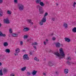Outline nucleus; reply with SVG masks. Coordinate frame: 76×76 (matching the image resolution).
Wrapping results in <instances>:
<instances>
[{
  "label": "nucleus",
  "mask_w": 76,
  "mask_h": 76,
  "mask_svg": "<svg viewBox=\"0 0 76 76\" xmlns=\"http://www.w3.org/2000/svg\"><path fill=\"white\" fill-rule=\"evenodd\" d=\"M51 35H53V34H51Z\"/></svg>",
  "instance_id": "680f3d73"
},
{
  "label": "nucleus",
  "mask_w": 76,
  "mask_h": 76,
  "mask_svg": "<svg viewBox=\"0 0 76 76\" xmlns=\"http://www.w3.org/2000/svg\"><path fill=\"white\" fill-rule=\"evenodd\" d=\"M9 31L10 34H12V28L9 29Z\"/></svg>",
  "instance_id": "f704fd0d"
},
{
  "label": "nucleus",
  "mask_w": 76,
  "mask_h": 76,
  "mask_svg": "<svg viewBox=\"0 0 76 76\" xmlns=\"http://www.w3.org/2000/svg\"><path fill=\"white\" fill-rule=\"evenodd\" d=\"M0 37H6V35L5 34H3L2 32L0 31Z\"/></svg>",
  "instance_id": "9b49d317"
},
{
  "label": "nucleus",
  "mask_w": 76,
  "mask_h": 76,
  "mask_svg": "<svg viewBox=\"0 0 76 76\" xmlns=\"http://www.w3.org/2000/svg\"><path fill=\"white\" fill-rule=\"evenodd\" d=\"M20 45H23V42L22 41H21L20 42Z\"/></svg>",
  "instance_id": "79ce46f5"
},
{
  "label": "nucleus",
  "mask_w": 76,
  "mask_h": 76,
  "mask_svg": "<svg viewBox=\"0 0 76 76\" xmlns=\"http://www.w3.org/2000/svg\"><path fill=\"white\" fill-rule=\"evenodd\" d=\"M7 13L9 15H11L12 14V12L11 11L8 10L7 11Z\"/></svg>",
  "instance_id": "7c9ffc66"
},
{
  "label": "nucleus",
  "mask_w": 76,
  "mask_h": 76,
  "mask_svg": "<svg viewBox=\"0 0 76 76\" xmlns=\"http://www.w3.org/2000/svg\"><path fill=\"white\" fill-rule=\"evenodd\" d=\"M36 3L37 4H39L41 2V0H35Z\"/></svg>",
  "instance_id": "4be33fe9"
},
{
  "label": "nucleus",
  "mask_w": 76,
  "mask_h": 76,
  "mask_svg": "<svg viewBox=\"0 0 76 76\" xmlns=\"http://www.w3.org/2000/svg\"><path fill=\"white\" fill-rule=\"evenodd\" d=\"M15 52H18V53H19L20 52V49L19 48H17L15 50Z\"/></svg>",
  "instance_id": "c85d7f7f"
},
{
  "label": "nucleus",
  "mask_w": 76,
  "mask_h": 76,
  "mask_svg": "<svg viewBox=\"0 0 76 76\" xmlns=\"http://www.w3.org/2000/svg\"><path fill=\"white\" fill-rule=\"evenodd\" d=\"M36 7L37 9H38L40 14L42 15L44 13V11L43 10V8H42V7H41L39 5H37V6Z\"/></svg>",
  "instance_id": "f03ea898"
},
{
  "label": "nucleus",
  "mask_w": 76,
  "mask_h": 76,
  "mask_svg": "<svg viewBox=\"0 0 76 76\" xmlns=\"http://www.w3.org/2000/svg\"><path fill=\"white\" fill-rule=\"evenodd\" d=\"M3 72H2V70H0V76H3Z\"/></svg>",
  "instance_id": "c756f323"
},
{
  "label": "nucleus",
  "mask_w": 76,
  "mask_h": 76,
  "mask_svg": "<svg viewBox=\"0 0 76 76\" xmlns=\"http://www.w3.org/2000/svg\"><path fill=\"white\" fill-rule=\"evenodd\" d=\"M3 11L1 9H0V16L1 17L3 16Z\"/></svg>",
  "instance_id": "a211bd4d"
},
{
  "label": "nucleus",
  "mask_w": 76,
  "mask_h": 76,
  "mask_svg": "<svg viewBox=\"0 0 76 76\" xmlns=\"http://www.w3.org/2000/svg\"><path fill=\"white\" fill-rule=\"evenodd\" d=\"M40 4V6H40L42 7H44L45 6V4L44 3H43V2L41 1L40 4Z\"/></svg>",
  "instance_id": "ddd939ff"
},
{
  "label": "nucleus",
  "mask_w": 76,
  "mask_h": 76,
  "mask_svg": "<svg viewBox=\"0 0 76 76\" xmlns=\"http://www.w3.org/2000/svg\"><path fill=\"white\" fill-rule=\"evenodd\" d=\"M66 63L67 64H68V65H70V64H71V63L69 61H67Z\"/></svg>",
  "instance_id": "58836bf2"
},
{
  "label": "nucleus",
  "mask_w": 76,
  "mask_h": 76,
  "mask_svg": "<svg viewBox=\"0 0 76 76\" xmlns=\"http://www.w3.org/2000/svg\"><path fill=\"white\" fill-rule=\"evenodd\" d=\"M37 71L34 70H33V71L31 73L32 75H33V76H34V75H35L36 74H37Z\"/></svg>",
  "instance_id": "1a4fd4ad"
},
{
  "label": "nucleus",
  "mask_w": 76,
  "mask_h": 76,
  "mask_svg": "<svg viewBox=\"0 0 76 76\" xmlns=\"http://www.w3.org/2000/svg\"><path fill=\"white\" fill-rule=\"evenodd\" d=\"M41 20L43 22V23H45L47 20V19H46V17H44Z\"/></svg>",
  "instance_id": "4468645a"
},
{
  "label": "nucleus",
  "mask_w": 76,
  "mask_h": 76,
  "mask_svg": "<svg viewBox=\"0 0 76 76\" xmlns=\"http://www.w3.org/2000/svg\"><path fill=\"white\" fill-rule=\"evenodd\" d=\"M8 43L7 42H5L3 43V45L4 47H7V46H8Z\"/></svg>",
  "instance_id": "412c9836"
},
{
  "label": "nucleus",
  "mask_w": 76,
  "mask_h": 76,
  "mask_svg": "<svg viewBox=\"0 0 76 76\" xmlns=\"http://www.w3.org/2000/svg\"><path fill=\"white\" fill-rule=\"evenodd\" d=\"M55 74H56V75H59L58 72L57 71H56L55 72Z\"/></svg>",
  "instance_id": "37998d69"
},
{
  "label": "nucleus",
  "mask_w": 76,
  "mask_h": 76,
  "mask_svg": "<svg viewBox=\"0 0 76 76\" xmlns=\"http://www.w3.org/2000/svg\"><path fill=\"white\" fill-rule=\"evenodd\" d=\"M29 30V28L28 27H26L24 28L23 29V32H27V31H28Z\"/></svg>",
  "instance_id": "f8f14e48"
},
{
  "label": "nucleus",
  "mask_w": 76,
  "mask_h": 76,
  "mask_svg": "<svg viewBox=\"0 0 76 76\" xmlns=\"http://www.w3.org/2000/svg\"><path fill=\"white\" fill-rule=\"evenodd\" d=\"M28 37V35H24L23 37L24 39H27Z\"/></svg>",
  "instance_id": "2f4dec72"
},
{
  "label": "nucleus",
  "mask_w": 76,
  "mask_h": 76,
  "mask_svg": "<svg viewBox=\"0 0 76 76\" xmlns=\"http://www.w3.org/2000/svg\"><path fill=\"white\" fill-rule=\"evenodd\" d=\"M38 44L37 42H34L32 44V45H38Z\"/></svg>",
  "instance_id": "bb28decb"
},
{
  "label": "nucleus",
  "mask_w": 76,
  "mask_h": 76,
  "mask_svg": "<svg viewBox=\"0 0 76 76\" xmlns=\"http://www.w3.org/2000/svg\"><path fill=\"white\" fill-rule=\"evenodd\" d=\"M43 23H44V22H43L41 20L39 21V24L40 26H42V25H43Z\"/></svg>",
  "instance_id": "cd10ccee"
},
{
  "label": "nucleus",
  "mask_w": 76,
  "mask_h": 76,
  "mask_svg": "<svg viewBox=\"0 0 76 76\" xmlns=\"http://www.w3.org/2000/svg\"><path fill=\"white\" fill-rule=\"evenodd\" d=\"M52 20H53V21H54V20H55V18H52Z\"/></svg>",
  "instance_id": "a18cd8bd"
},
{
  "label": "nucleus",
  "mask_w": 76,
  "mask_h": 76,
  "mask_svg": "<svg viewBox=\"0 0 76 76\" xmlns=\"http://www.w3.org/2000/svg\"><path fill=\"white\" fill-rule=\"evenodd\" d=\"M27 75H28V76H30V75H31V72H27Z\"/></svg>",
  "instance_id": "c9c22d12"
},
{
  "label": "nucleus",
  "mask_w": 76,
  "mask_h": 76,
  "mask_svg": "<svg viewBox=\"0 0 76 76\" xmlns=\"http://www.w3.org/2000/svg\"><path fill=\"white\" fill-rule=\"evenodd\" d=\"M43 75H46V73H43Z\"/></svg>",
  "instance_id": "8fccbe9b"
},
{
  "label": "nucleus",
  "mask_w": 76,
  "mask_h": 76,
  "mask_svg": "<svg viewBox=\"0 0 76 76\" xmlns=\"http://www.w3.org/2000/svg\"><path fill=\"white\" fill-rule=\"evenodd\" d=\"M48 40L47 39H46V40L44 41V44L45 45H46L47 44V42H48Z\"/></svg>",
  "instance_id": "b1692460"
},
{
  "label": "nucleus",
  "mask_w": 76,
  "mask_h": 76,
  "mask_svg": "<svg viewBox=\"0 0 76 76\" xmlns=\"http://www.w3.org/2000/svg\"><path fill=\"white\" fill-rule=\"evenodd\" d=\"M71 63L72 64H76V62L74 63L73 62H72Z\"/></svg>",
  "instance_id": "49530a36"
},
{
  "label": "nucleus",
  "mask_w": 76,
  "mask_h": 76,
  "mask_svg": "<svg viewBox=\"0 0 76 76\" xmlns=\"http://www.w3.org/2000/svg\"><path fill=\"white\" fill-rule=\"evenodd\" d=\"M26 66L24 67L21 69V70L23 71H25V70H26Z\"/></svg>",
  "instance_id": "393cba45"
},
{
  "label": "nucleus",
  "mask_w": 76,
  "mask_h": 76,
  "mask_svg": "<svg viewBox=\"0 0 76 76\" xmlns=\"http://www.w3.org/2000/svg\"><path fill=\"white\" fill-rule=\"evenodd\" d=\"M64 39L65 41H66V42H70V39L69 38L65 37Z\"/></svg>",
  "instance_id": "9d476101"
},
{
  "label": "nucleus",
  "mask_w": 76,
  "mask_h": 76,
  "mask_svg": "<svg viewBox=\"0 0 76 76\" xmlns=\"http://www.w3.org/2000/svg\"><path fill=\"white\" fill-rule=\"evenodd\" d=\"M26 21L28 23H31V25L34 24L33 22H32V20L31 19H27L26 20Z\"/></svg>",
  "instance_id": "0eeeda50"
},
{
  "label": "nucleus",
  "mask_w": 76,
  "mask_h": 76,
  "mask_svg": "<svg viewBox=\"0 0 76 76\" xmlns=\"http://www.w3.org/2000/svg\"><path fill=\"white\" fill-rule=\"evenodd\" d=\"M14 1L15 4L18 3V0H14Z\"/></svg>",
  "instance_id": "ea45409f"
},
{
  "label": "nucleus",
  "mask_w": 76,
  "mask_h": 76,
  "mask_svg": "<svg viewBox=\"0 0 76 76\" xmlns=\"http://www.w3.org/2000/svg\"><path fill=\"white\" fill-rule=\"evenodd\" d=\"M56 47H57L58 48H60V44L59 43V42L57 43L56 44Z\"/></svg>",
  "instance_id": "dca6fc26"
},
{
  "label": "nucleus",
  "mask_w": 76,
  "mask_h": 76,
  "mask_svg": "<svg viewBox=\"0 0 76 76\" xmlns=\"http://www.w3.org/2000/svg\"><path fill=\"white\" fill-rule=\"evenodd\" d=\"M1 65H2V64L1 62H0V66H1Z\"/></svg>",
  "instance_id": "864d4df0"
},
{
  "label": "nucleus",
  "mask_w": 76,
  "mask_h": 76,
  "mask_svg": "<svg viewBox=\"0 0 76 76\" xmlns=\"http://www.w3.org/2000/svg\"><path fill=\"white\" fill-rule=\"evenodd\" d=\"M56 4V6H58V4L57 3Z\"/></svg>",
  "instance_id": "13d9d810"
},
{
  "label": "nucleus",
  "mask_w": 76,
  "mask_h": 76,
  "mask_svg": "<svg viewBox=\"0 0 76 76\" xmlns=\"http://www.w3.org/2000/svg\"><path fill=\"white\" fill-rule=\"evenodd\" d=\"M72 31L73 33H76V27H74L72 29Z\"/></svg>",
  "instance_id": "aec40b11"
},
{
  "label": "nucleus",
  "mask_w": 76,
  "mask_h": 76,
  "mask_svg": "<svg viewBox=\"0 0 76 76\" xmlns=\"http://www.w3.org/2000/svg\"><path fill=\"white\" fill-rule=\"evenodd\" d=\"M48 14V12H45V14L44 15V17H45L46 16H47Z\"/></svg>",
  "instance_id": "473e14b6"
},
{
  "label": "nucleus",
  "mask_w": 76,
  "mask_h": 76,
  "mask_svg": "<svg viewBox=\"0 0 76 76\" xmlns=\"http://www.w3.org/2000/svg\"><path fill=\"white\" fill-rule=\"evenodd\" d=\"M44 61H45V60H46V59H45V58H44Z\"/></svg>",
  "instance_id": "6e6d98bb"
},
{
  "label": "nucleus",
  "mask_w": 76,
  "mask_h": 76,
  "mask_svg": "<svg viewBox=\"0 0 76 76\" xmlns=\"http://www.w3.org/2000/svg\"><path fill=\"white\" fill-rule=\"evenodd\" d=\"M9 37H10V34H9Z\"/></svg>",
  "instance_id": "bf43d9fd"
},
{
  "label": "nucleus",
  "mask_w": 76,
  "mask_h": 76,
  "mask_svg": "<svg viewBox=\"0 0 76 76\" xmlns=\"http://www.w3.org/2000/svg\"><path fill=\"white\" fill-rule=\"evenodd\" d=\"M69 73V69H65L64 70V73L65 74H67Z\"/></svg>",
  "instance_id": "f3484780"
},
{
  "label": "nucleus",
  "mask_w": 76,
  "mask_h": 76,
  "mask_svg": "<svg viewBox=\"0 0 76 76\" xmlns=\"http://www.w3.org/2000/svg\"><path fill=\"white\" fill-rule=\"evenodd\" d=\"M25 50H22V51L23 52H25Z\"/></svg>",
  "instance_id": "603ef678"
},
{
  "label": "nucleus",
  "mask_w": 76,
  "mask_h": 76,
  "mask_svg": "<svg viewBox=\"0 0 76 76\" xmlns=\"http://www.w3.org/2000/svg\"><path fill=\"white\" fill-rule=\"evenodd\" d=\"M52 39L53 41H55V40L56 39V38L55 37H53L52 38Z\"/></svg>",
  "instance_id": "a19ab883"
},
{
  "label": "nucleus",
  "mask_w": 76,
  "mask_h": 76,
  "mask_svg": "<svg viewBox=\"0 0 76 76\" xmlns=\"http://www.w3.org/2000/svg\"><path fill=\"white\" fill-rule=\"evenodd\" d=\"M2 25H1V23H0V28H1V26H2Z\"/></svg>",
  "instance_id": "3c124183"
},
{
  "label": "nucleus",
  "mask_w": 76,
  "mask_h": 76,
  "mask_svg": "<svg viewBox=\"0 0 76 76\" xmlns=\"http://www.w3.org/2000/svg\"><path fill=\"white\" fill-rule=\"evenodd\" d=\"M48 65L49 66H50V67L54 66H56L55 63L53 61H49L48 63Z\"/></svg>",
  "instance_id": "20e7f679"
},
{
  "label": "nucleus",
  "mask_w": 76,
  "mask_h": 76,
  "mask_svg": "<svg viewBox=\"0 0 76 76\" xmlns=\"http://www.w3.org/2000/svg\"><path fill=\"white\" fill-rule=\"evenodd\" d=\"M3 0H0V4H1L3 3Z\"/></svg>",
  "instance_id": "c03bdc74"
},
{
  "label": "nucleus",
  "mask_w": 76,
  "mask_h": 76,
  "mask_svg": "<svg viewBox=\"0 0 76 76\" xmlns=\"http://www.w3.org/2000/svg\"><path fill=\"white\" fill-rule=\"evenodd\" d=\"M18 7L20 11H23L24 10V6L22 4H18Z\"/></svg>",
  "instance_id": "7ed1b4c3"
},
{
  "label": "nucleus",
  "mask_w": 76,
  "mask_h": 76,
  "mask_svg": "<svg viewBox=\"0 0 76 76\" xmlns=\"http://www.w3.org/2000/svg\"><path fill=\"white\" fill-rule=\"evenodd\" d=\"M33 47L35 50H37V47L35 46H33Z\"/></svg>",
  "instance_id": "de8ad7c7"
},
{
  "label": "nucleus",
  "mask_w": 76,
  "mask_h": 76,
  "mask_svg": "<svg viewBox=\"0 0 76 76\" xmlns=\"http://www.w3.org/2000/svg\"><path fill=\"white\" fill-rule=\"evenodd\" d=\"M76 2H74L73 4V7H76Z\"/></svg>",
  "instance_id": "4c0bfd02"
},
{
  "label": "nucleus",
  "mask_w": 76,
  "mask_h": 76,
  "mask_svg": "<svg viewBox=\"0 0 76 76\" xmlns=\"http://www.w3.org/2000/svg\"><path fill=\"white\" fill-rule=\"evenodd\" d=\"M23 58L25 60H29V57H28V55L27 54H24L23 56Z\"/></svg>",
  "instance_id": "39448f33"
},
{
  "label": "nucleus",
  "mask_w": 76,
  "mask_h": 76,
  "mask_svg": "<svg viewBox=\"0 0 76 76\" xmlns=\"http://www.w3.org/2000/svg\"><path fill=\"white\" fill-rule=\"evenodd\" d=\"M59 53L58 52L54 53L55 55H56L57 57L59 58V59L60 60L61 59V58H63V57H65V54L64 53L63 50V49L61 48L59 49Z\"/></svg>",
  "instance_id": "f257e3e1"
},
{
  "label": "nucleus",
  "mask_w": 76,
  "mask_h": 76,
  "mask_svg": "<svg viewBox=\"0 0 76 76\" xmlns=\"http://www.w3.org/2000/svg\"><path fill=\"white\" fill-rule=\"evenodd\" d=\"M4 23H7L8 24L10 23V20H9V19L8 18H7L6 19H4Z\"/></svg>",
  "instance_id": "423d86ee"
},
{
  "label": "nucleus",
  "mask_w": 76,
  "mask_h": 76,
  "mask_svg": "<svg viewBox=\"0 0 76 76\" xmlns=\"http://www.w3.org/2000/svg\"><path fill=\"white\" fill-rule=\"evenodd\" d=\"M5 52L7 53H10V49H6L5 50Z\"/></svg>",
  "instance_id": "6ab92c4d"
},
{
  "label": "nucleus",
  "mask_w": 76,
  "mask_h": 76,
  "mask_svg": "<svg viewBox=\"0 0 76 76\" xmlns=\"http://www.w3.org/2000/svg\"><path fill=\"white\" fill-rule=\"evenodd\" d=\"M10 76H15V75L13 74H12L10 75Z\"/></svg>",
  "instance_id": "09e8293b"
},
{
  "label": "nucleus",
  "mask_w": 76,
  "mask_h": 76,
  "mask_svg": "<svg viewBox=\"0 0 76 76\" xmlns=\"http://www.w3.org/2000/svg\"><path fill=\"white\" fill-rule=\"evenodd\" d=\"M12 36L13 37H17L18 36V34H12Z\"/></svg>",
  "instance_id": "5701e85b"
},
{
  "label": "nucleus",
  "mask_w": 76,
  "mask_h": 76,
  "mask_svg": "<svg viewBox=\"0 0 76 76\" xmlns=\"http://www.w3.org/2000/svg\"><path fill=\"white\" fill-rule=\"evenodd\" d=\"M52 51L51 50H50V51H49V53H50V52H52Z\"/></svg>",
  "instance_id": "052dcab7"
},
{
  "label": "nucleus",
  "mask_w": 76,
  "mask_h": 76,
  "mask_svg": "<svg viewBox=\"0 0 76 76\" xmlns=\"http://www.w3.org/2000/svg\"><path fill=\"white\" fill-rule=\"evenodd\" d=\"M19 53V52H15L14 53V55L15 56H18V53Z\"/></svg>",
  "instance_id": "72a5a7b5"
},
{
  "label": "nucleus",
  "mask_w": 76,
  "mask_h": 76,
  "mask_svg": "<svg viewBox=\"0 0 76 76\" xmlns=\"http://www.w3.org/2000/svg\"><path fill=\"white\" fill-rule=\"evenodd\" d=\"M30 54H31V55H32V52H30Z\"/></svg>",
  "instance_id": "5fc2aeb1"
},
{
  "label": "nucleus",
  "mask_w": 76,
  "mask_h": 76,
  "mask_svg": "<svg viewBox=\"0 0 76 76\" xmlns=\"http://www.w3.org/2000/svg\"><path fill=\"white\" fill-rule=\"evenodd\" d=\"M29 41V39H28L27 40V41L28 42V41Z\"/></svg>",
  "instance_id": "4d7b16f0"
},
{
  "label": "nucleus",
  "mask_w": 76,
  "mask_h": 76,
  "mask_svg": "<svg viewBox=\"0 0 76 76\" xmlns=\"http://www.w3.org/2000/svg\"><path fill=\"white\" fill-rule=\"evenodd\" d=\"M66 59L67 61H70L72 60V58L70 56H67L66 58Z\"/></svg>",
  "instance_id": "2eb2a0df"
},
{
  "label": "nucleus",
  "mask_w": 76,
  "mask_h": 76,
  "mask_svg": "<svg viewBox=\"0 0 76 76\" xmlns=\"http://www.w3.org/2000/svg\"><path fill=\"white\" fill-rule=\"evenodd\" d=\"M37 57H35L34 58V60H36V61H39V59H37Z\"/></svg>",
  "instance_id": "e433bc0d"
},
{
  "label": "nucleus",
  "mask_w": 76,
  "mask_h": 76,
  "mask_svg": "<svg viewBox=\"0 0 76 76\" xmlns=\"http://www.w3.org/2000/svg\"><path fill=\"white\" fill-rule=\"evenodd\" d=\"M63 26L65 29H67L68 28V24H67V23H65L63 24Z\"/></svg>",
  "instance_id": "6e6552de"
},
{
  "label": "nucleus",
  "mask_w": 76,
  "mask_h": 76,
  "mask_svg": "<svg viewBox=\"0 0 76 76\" xmlns=\"http://www.w3.org/2000/svg\"><path fill=\"white\" fill-rule=\"evenodd\" d=\"M3 71L4 73H7V69L6 68L4 69Z\"/></svg>",
  "instance_id": "a878e982"
}]
</instances>
